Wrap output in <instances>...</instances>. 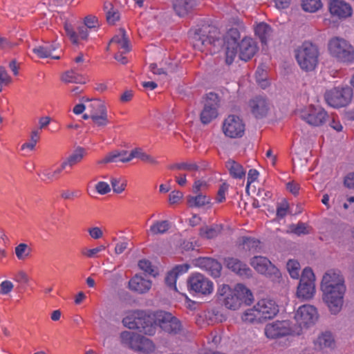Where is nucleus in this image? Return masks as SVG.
<instances>
[{"mask_svg":"<svg viewBox=\"0 0 354 354\" xmlns=\"http://www.w3.org/2000/svg\"><path fill=\"white\" fill-rule=\"evenodd\" d=\"M317 308L312 305L304 304L297 310L295 319L298 327L301 330L302 327H308L313 325L318 319Z\"/></svg>","mask_w":354,"mask_h":354,"instance_id":"obj_16","label":"nucleus"},{"mask_svg":"<svg viewBox=\"0 0 354 354\" xmlns=\"http://www.w3.org/2000/svg\"><path fill=\"white\" fill-rule=\"evenodd\" d=\"M153 314H147L143 310H133L127 313L122 319L123 325L129 329H137L148 335L156 333V324L153 322Z\"/></svg>","mask_w":354,"mask_h":354,"instance_id":"obj_2","label":"nucleus"},{"mask_svg":"<svg viewBox=\"0 0 354 354\" xmlns=\"http://www.w3.org/2000/svg\"><path fill=\"white\" fill-rule=\"evenodd\" d=\"M111 183L113 192L117 194L122 193L127 187V181L122 177L112 178Z\"/></svg>","mask_w":354,"mask_h":354,"instance_id":"obj_52","label":"nucleus"},{"mask_svg":"<svg viewBox=\"0 0 354 354\" xmlns=\"http://www.w3.org/2000/svg\"><path fill=\"white\" fill-rule=\"evenodd\" d=\"M40 129H32L30 134L29 140L21 145V150L28 149L29 151H32L40 139Z\"/></svg>","mask_w":354,"mask_h":354,"instance_id":"obj_45","label":"nucleus"},{"mask_svg":"<svg viewBox=\"0 0 354 354\" xmlns=\"http://www.w3.org/2000/svg\"><path fill=\"white\" fill-rule=\"evenodd\" d=\"M219 97L217 94L209 93L204 100L203 108L200 114V120L203 124H207L218 115Z\"/></svg>","mask_w":354,"mask_h":354,"instance_id":"obj_13","label":"nucleus"},{"mask_svg":"<svg viewBox=\"0 0 354 354\" xmlns=\"http://www.w3.org/2000/svg\"><path fill=\"white\" fill-rule=\"evenodd\" d=\"M86 155V150L82 147H76L71 153L63 161L64 165L73 167L80 163Z\"/></svg>","mask_w":354,"mask_h":354,"instance_id":"obj_35","label":"nucleus"},{"mask_svg":"<svg viewBox=\"0 0 354 354\" xmlns=\"http://www.w3.org/2000/svg\"><path fill=\"white\" fill-rule=\"evenodd\" d=\"M287 270L293 279H298L300 275V264L296 260L290 259L287 263Z\"/></svg>","mask_w":354,"mask_h":354,"instance_id":"obj_51","label":"nucleus"},{"mask_svg":"<svg viewBox=\"0 0 354 354\" xmlns=\"http://www.w3.org/2000/svg\"><path fill=\"white\" fill-rule=\"evenodd\" d=\"M174 9L180 17L187 15L196 6V0H174Z\"/></svg>","mask_w":354,"mask_h":354,"instance_id":"obj_34","label":"nucleus"},{"mask_svg":"<svg viewBox=\"0 0 354 354\" xmlns=\"http://www.w3.org/2000/svg\"><path fill=\"white\" fill-rule=\"evenodd\" d=\"M224 263L228 269L241 277H249L252 274V270L248 266L236 258H225Z\"/></svg>","mask_w":354,"mask_h":354,"instance_id":"obj_24","label":"nucleus"},{"mask_svg":"<svg viewBox=\"0 0 354 354\" xmlns=\"http://www.w3.org/2000/svg\"><path fill=\"white\" fill-rule=\"evenodd\" d=\"M313 343L315 348L318 351L333 349L335 346L334 337L331 333L327 331L319 334Z\"/></svg>","mask_w":354,"mask_h":354,"instance_id":"obj_29","label":"nucleus"},{"mask_svg":"<svg viewBox=\"0 0 354 354\" xmlns=\"http://www.w3.org/2000/svg\"><path fill=\"white\" fill-rule=\"evenodd\" d=\"M209 184L204 179H196L192 186V192L194 194L203 193L208 189Z\"/></svg>","mask_w":354,"mask_h":354,"instance_id":"obj_53","label":"nucleus"},{"mask_svg":"<svg viewBox=\"0 0 354 354\" xmlns=\"http://www.w3.org/2000/svg\"><path fill=\"white\" fill-rule=\"evenodd\" d=\"M131 160L133 158H139L140 160L150 163V164H156L157 160L152 157L151 156L146 153L142 149L136 148L131 151Z\"/></svg>","mask_w":354,"mask_h":354,"instance_id":"obj_47","label":"nucleus"},{"mask_svg":"<svg viewBox=\"0 0 354 354\" xmlns=\"http://www.w3.org/2000/svg\"><path fill=\"white\" fill-rule=\"evenodd\" d=\"M248 105L252 113L256 118L265 116L269 109L268 100L263 96H257L251 99Z\"/></svg>","mask_w":354,"mask_h":354,"instance_id":"obj_25","label":"nucleus"},{"mask_svg":"<svg viewBox=\"0 0 354 354\" xmlns=\"http://www.w3.org/2000/svg\"><path fill=\"white\" fill-rule=\"evenodd\" d=\"M240 38L239 32L236 28H231L224 37V44L225 46V62L230 64L234 61L237 54V41Z\"/></svg>","mask_w":354,"mask_h":354,"instance_id":"obj_20","label":"nucleus"},{"mask_svg":"<svg viewBox=\"0 0 354 354\" xmlns=\"http://www.w3.org/2000/svg\"><path fill=\"white\" fill-rule=\"evenodd\" d=\"M255 306L264 322L272 319L279 312L275 301L268 298L259 300Z\"/></svg>","mask_w":354,"mask_h":354,"instance_id":"obj_22","label":"nucleus"},{"mask_svg":"<svg viewBox=\"0 0 354 354\" xmlns=\"http://www.w3.org/2000/svg\"><path fill=\"white\" fill-rule=\"evenodd\" d=\"M327 49L330 57L338 62L354 63V46L346 39L333 37L328 40Z\"/></svg>","mask_w":354,"mask_h":354,"instance_id":"obj_3","label":"nucleus"},{"mask_svg":"<svg viewBox=\"0 0 354 354\" xmlns=\"http://www.w3.org/2000/svg\"><path fill=\"white\" fill-rule=\"evenodd\" d=\"M301 118L311 126L319 127L325 123L328 118L326 111L319 106L309 105L299 112Z\"/></svg>","mask_w":354,"mask_h":354,"instance_id":"obj_14","label":"nucleus"},{"mask_svg":"<svg viewBox=\"0 0 354 354\" xmlns=\"http://www.w3.org/2000/svg\"><path fill=\"white\" fill-rule=\"evenodd\" d=\"M264 333L268 339L295 336L300 334V328L290 320H277L266 325Z\"/></svg>","mask_w":354,"mask_h":354,"instance_id":"obj_6","label":"nucleus"},{"mask_svg":"<svg viewBox=\"0 0 354 354\" xmlns=\"http://www.w3.org/2000/svg\"><path fill=\"white\" fill-rule=\"evenodd\" d=\"M301 6L305 12L313 13L320 10L323 4L321 0H301Z\"/></svg>","mask_w":354,"mask_h":354,"instance_id":"obj_46","label":"nucleus"},{"mask_svg":"<svg viewBox=\"0 0 354 354\" xmlns=\"http://www.w3.org/2000/svg\"><path fill=\"white\" fill-rule=\"evenodd\" d=\"M88 111L91 113L93 122L99 127H104L109 123L107 111L104 102L99 99L87 100Z\"/></svg>","mask_w":354,"mask_h":354,"instance_id":"obj_15","label":"nucleus"},{"mask_svg":"<svg viewBox=\"0 0 354 354\" xmlns=\"http://www.w3.org/2000/svg\"><path fill=\"white\" fill-rule=\"evenodd\" d=\"M223 131L224 134L230 138H241L245 132V123L238 115H230L223 122Z\"/></svg>","mask_w":354,"mask_h":354,"instance_id":"obj_17","label":"nucleus"},{"mask_svg":"<svg viewBox=\"0 0 354 354\" xmlns=\"http://www.w3.org/2000/svg\"><path fill=\"white\" fill-rule=\"evenodd\" d=\"M198 265L200 268L207 271L212 277L220 276L222 266L221 263L209 257H203L198 260Z\"/></svg>","mask_w":354,"mask_h":354,"instance_id":"obj_28","label":"nucleus"},{"mask_svg":"<svg viewBox=\"0 0 354 354\" xmlns=\"http://www.w3.org/2000/svg\"><path fill=\"white\" fill-rule=\"evenodd\" d=\"M328 9L333 17L340 20L351 17L353 13L351 5L345 0H328Z\"/></svg>","mask_w":354,"mask_h":354,"instance_id":"obj_19","label":"nucleus"},{"mask_svg":"<svg viewBox=\"0 0 354 354\" xmlns=\"http://www.w3.org/2000/svg\"><path fill=\"white\" fill-rule=\"evenodd\" d=\"M79 72L72 68L62 75V80L65 83L84 84L85 78Z\"/></svg>","mask_w":354,"mask_h":354,"instance_id":"obj_38","label":"nucleus"},{"mask_svg":"<svg viewBox=\"0 0 354 354\" xmlns=\"http://www.w3.org/2000/svg\"><path fill=\"white\" fill-rule=\"evenodd\" d=\"M189 269V266L187 263L176 266L172 270L169 271L166 276L165 282L167 286L177 290L176 282L178 275L187 272Z\"/></svg>","mask_w":354,"mask_h":354,"instance_id":"obj_31","label":"nucleus"},{"mask_svg":"<svg viewBox=\"0 0 354 354\" xmlns=\"http://www.w3.org/2000/svg\"><path fill=\"white\" fill-rule=\"evenodd\" d=\"M106 246L104 245H99L96 248L91 249H84L82 251V254L87 258H96L98 257V254L105 250Z\"/></svg>","mask_w":354,"mask_h":354,"instance_id":"obj_55","label":"nucleus"},{"mask_svg":"<svg viewBox=\"0 0 354 354\" xmlns=\"http://www.w3.org/2000/svg\"><path fill=\"white\" fill-rule=\"evenodd\" d=\"M87 232L91 239L97 240L103 237L104 233L100 227L94 226L88 228Z\"/></svg>","mask_w":354,"mask_h":354,"instance_id":"obj_61","label":"nucleus"},{"mask_svg":"<svg viewBox=\"0 0 354 354\" xmlns=\"http://www.w3.org/2000/svg\"><path fill=\"white\" fill-rule=\"evenodd\" d=\"M237 48H239V58L243 61L250 59L258 50L257 42L251 37L243 38L238 44Z\"/></svg>","mask_w":354,"mask_h":354,"instance_id":"obj_23","label":"nucleus"},{"mask_svg":"<svg viewBox=\"0 0 354 354\" xmlns=\"http://www.w3.org/2000/svg\"><path fill=\"white\" fill-rule=\"evenodd\" d=\"M250 264L258 272L269 277L272 280H276L281 277L279 270L266 257L261 256L254 257L251 259Z\"/></svg>","mask_w":354,"mask_h":354,"instance_id":"obj_18","label":"nucleus"},{"mask_svg":"<svg viewBox=\"0 0 354 354\" xmlns=\"http://www.w3.org/2000/svg\"><path fill=\"white\" fill-rule=\"evenodd\" d=\"M57 48V45L52 44L50 46H38L32 49V52L39 58L52 57L55 59H59V56L52 55V52Z\"/></svg>","mask_w":354,"mask_h":354,"instance_id":"obj_39","label":"nucleus"},{"mask_svg":"<svg viewBox=\"0 0 354 354\" xmlns=\"http://www.w3.org/2000/svg\"><path fill=\"white\" fill-rule=\"evenodd\" d=\"M241 320L246 324H257L264 322L255 305L245 310L241 315Z\"/></svg>","mask_w":354,"mask_h":354,"instance_id":"obj_36","label":"nucleus"},{"mask_svg":"<svg viewBox=\"0 0 354 354\" xmlns=\"http://www.w3.org/2000/svg\"><path fill=\"white\" fill-rule=\"evenodd\" d=\"M188 288L192 293L207 296L213 292L214 283L201 273L192 274L187 280Z\"/></svg>","mask_w":354,"mask_h":354,"instance_id":"obj_12","label":"nucleus"},{"mask_svg":"<svg viewBox=\"0 0 354 354\" xmlns=\"http://www.w3.org/2000/svg\"><path fill=\"white\" fill-rule=\"evenodd\" d=\"M104 9L106 11V20L109 24H114L119 19L120 14L117 9L113 8L111 3L104 4Z\"/></svg>","mask_w":354,"mask_h":354,"instance_id":"obj_49","label":"nucleus"},{"mask_svg":"<svg viewBox=\"0 0 354 354\" xmlns=\"http://www.w3.org/2000/svg\"><path fill=\"white\" fill-rule=\"evenodd\" d=\"M187 197V204L191 207H203L211 204V198L203 193Z\"/></svg>","mask_w":354,"mask_h":354,"instance_id":"obj_37","label":"nucleus"},{"mask_svg":"<svg viewBox=\"0 0 354 354\" xmlns=\"http://www.w3.org/2000/svg\"><path fill=\"white\" fill-rule=\"evenodd\" d=\"M95 189L98 194L103 195L109 193L111 191V187L107 183L100 181L95 185Z\"/></svg>","mask_w":354,"mask_h":354,"instance_id":"obj_63","label":"nucleus"},{"mask_svg":"<svg viewBox=\"0 0 354 354\" xmlns=\"http://www.w3.org/2000/svg\"><path fill=\"white\" fill-rule=\"evenodd\" d=\"M322 299L332 314H337L344 304L346 287H337L328 290H322Z\"/></svg>","mask_w":354,"mask_h":354,"instance_id":"obj_11","label":"nucleus"},{"mask_svg":"<svg viewBox=\"0 0 354 354\" xmlns=\"http://www.w3.org/2000/svg\"><path fill=\"white\" fill-rule=\"evenodd\" d=\"M131 160V153L126 150L113 151L98 161L99 164L109 162H128Z\"/></svg>","mask_w":354,"mask_h":354,"instance_id":"obj_27","label":"nucleus"},{"mask_svg":"<svg viewBox=\"0 0 354 354\" xmlns=\"http://www.w3.org/2000/svg\"><path fill=\"white\" fill-rule=\"evenodd\" d=\"M11 81L12 79L6 70L3 67L0 66V92L2 91L3 86L10 84Z\"/></svg>","mask_w":354,"mask_h":354,"instance_id":"obj_59","label":"nucleus"},{"mask_svg":"<svg viewBox=\"0 0 354 354\" xmlns=\"http://www.w3.org/2000/svg\"><path fill=\"white\" fill-rule=\"evenodd\" d=\"M222 43V41H221L219 39H212L210 38H196L194 43V46L196 48H198L201 51L205 50V47H207L208 45H213L214 46L218 45H221Z\"/></svg>","mask_w":354,"mask_h":354,"instance_id":"obj_48","label":"nucleus"},{"mask_svg":"<svg viewBox=\"0 0 354 354\" xmlns=\"http://www.w3.org/2000/svg\"><path fill=\"white\" fill-rule=\"evenodd\" d=\"M327 104L334 108L348 105L353 98V90L348 86L334 87L325 93Z\"/></svg>","mask_w":354,"mask_h":354,"instance_id":"obj_8","label":"nucleus"},{"mask_svg":"<svg viewBox=\"0 0 354 354\" xmlns=\"http://www.w3.org/2000/svg\"><path fill=\"white\" fill-rule=\"evenodd\" d=\"M66 166L64 165L63 162L59 166L55 169L52 168H44L40 172L41 180L45 183H50L59 178L62 172L66 169Z\"/></svg>","mask_w":354,"mask_h":354,"instance_id":"obj_32","label":"nucleus"},{"mask_svg":"<svg viewBox=\"0 0 354 354\" xmlns=\"http://www.w3.org/2000/svg\"><path fill=\"white\" fill-rule=\"evenodd\" d=\"M239 246L245 251L256 252L260 248L259 240L251 237H242L239 240Z\"/></svg>","mask_w":354,"mask_h":354,"instance_id":"obj_40","label":"nucleus"},{"mask_svg":"<svg viewBox=\"0 0 354 354\" xmlns=\"http://www.w3.org/2000/svg\"><path fill=\"white\" fill-rule=\"evenodd\" d=\"M138 267L145 272L151 274L153 277H155L157 274L154 270L153 266L151 265V263L149 260L142 259L139 261Z\"/></svg>","mask_w":354,"mask_h":354,"instance_id":"obj_54","label":"nucleus"},{"mask_svg":"<svg viewBox=\"0 0 354 354\" xmlns=\"http://www.w3.org/2000/svg\"><path fill=\"white\" fill-rule=\"evenodd\" d=\"M337 287H346L343 276L338 270L327 271L322 277L321 290H328Z\"/></svg>","mask_w":354,"mask_h":354,"instance_id":"obj_21","label":"nucleus"},{"mask_svg":"<svg viewBox=\"0 0 354 354\" xmlns=\"http://www.w3.org/2000/svg\"><path fill=\"white\" fill-rule=\"evenodd\" d=\"M121 343L141 354H151L156 350L153 342L140 335L131 331H123L120 335Z\"/></svg>","mask_w":354,"mask_h":354,"instance_id":"obj_5","label":"nucleus"},{"mask_svg":"<svg viewBox=\"0 0 354 354\" xmlns=\"http://www.w3.org/2000/svg\"><path fill=\"white\" fill-rule=\"evenodd\" d=\"M289 209V205L286 201H283L277 204V217L279 219L284 218Z\"/></svg>","mask_w":354,"mask_h":354,"instance_id":"obj_58","label":"nucleus"},{"mask_svg":"<svg viewBox=\"0 0 354 354\" xmlns=\"http://www.w3.org/2000/svg\"><path fill=\"white\" fill-rule=\"evenodd\" d=\"M222 230V225L218 224L212 226H205L201 228L200 236L207 239H214L221 232Z\"/></svg>","mask_w":354,"mask_h":354,"instance_id":"obj_42","label":"nucleus"},{"mask_svg":"<svg viewBox=\"0 0 354 354\" xmlns=\"http://www.w3.org/2000/svg\"><path fill=\"white\" fill-rule=\"evenodd\" d=\"M13 288V283L10 281L6 280L2 281L0 284V292L3 295H7L12 290Z\"/></svg>","mask_w":354,"mask_h":354,"instance_id":"obj_64","label":"nucleus"},{"mask_svg":"<svg viewBox=\"0 0 354 354\" xmlns=\"http://www.w3.org/2000/svg\"><path fill=\"white\" fill-rule=\"evenodd\" d=\"M110 45L115 46L122 53H128L131 50L126 31L122 28L120 29L118 34L112 38L110 41Z\"/></svg>","mask_w":354,"mask_h":354,"instance_id":"obj_30","label":"nucleus"},{"mask_svg":"<svg viewBox=\"0 0 354 354\" xmlns=\"http://www.w3.org/2000/svg\"><path fill=\"white\" fill-rule=\"evenodd\" d=\"M169 168L193 172L198 170V165L196 162H186L174 164Z\"/></svg>","mask_w":354,"mask_h":354,"instance_id":"obj_50","label":"nucleus"},{"mask_svg":"<svg viewBox=\"0 0 354 354\" xmlns=\"http://www.w3.org/2000/svg\"><path fill=\"white\" fill-rule=\"evenodd\" d=\"M218 300L227 309L236 310L242 304L250 305L253 301L252 292L244 285L238 283L232 289L228 285L222 284L217 290Z\"/></svg>","mask_w":354,"mask_h":354,"instance_id":"obj_1","label":"nucleus"},{"mask_svg":"<svg viewBox=\"0 0 354 354\" xmlns=\"http://www.w3.org/2000/svg\"><path fill=\"white\" fill-rule=\"evenodd\" d=\"M75 65L73 66L74 69L78 71H82L86 66L88 61L84 58L83 54H80L77 57L74 59Z\"/></svg>","mask_w":354,"mask_h":354,"instance_id":"obj_57","label":"nucleus"},{"mask_svg":"<svg viewBox=\"0 0 354 354\" xmlns=\"http://www.w3.org/2000/svg\"><path fill=\"white\" fill-rule=\"evenodd\" d=\"M289 231L297 235L306 234L308 232L304 223L292 225L289 227Z\"/></svg>","mask_w":354,"mask_h":354,"instance_id":"obj_60","label":"nucleus"},{"mask_svg":"<svg viewBox=\"0 0 354 354\" xmlns=\"http://www.w3.org/2000/svg\"><path fill=\"white\" fill-rule=\"evenodd\" d=\"M153 322L156 330L159 326L164 332L170 335H176L182 330L180 322L170 313L157 311L153 313Z\"/></svg>","mask_w":354,"mask_h":354,"instance_id":"obj_9","label":"nucleus"},{"mask_svg":"<svg viewBox=\"0 0 354 354\" xmlns=\"http://www.w3.org/2000/svg\"><path fill=\"white\" fill-rule=\"evenodd\" d=\"M226 167L227 168L230 175L234 178L241 179L245 175V171L243 166L233 160H229L226 162Z\"/></svg>","mask_w":354,"mask_h":354,"instance_id":"obj_41","label":"nucleus"},{"mask_svg":"<svg viewBox=\"0 0 354 354\" xmlns=\"http://www.w3.org/2000/svg\"><path fill=\"white\" fill-rule=\"evenodd\" d=\"M315 277L310 268H305L297 286V297L302 300H310L315 294Z\"/></svg>","mask_w":354,"mask_h":354,"instance_id":"obj_10","label":"nucleus"},{"mask_svg":"<svg viewBox=\"0 0 354 354\" xmlns=\"http://www.w3.org/2000/svg\"><path fill=\"white\" fill-rule=\"evenodd\" d=\"M266 71L262 67H258L256 71V78L259 84L261 87L265 88L268 85V82L266 79Z\"/></svg>","mask_w":354,"mask_h":354,"instance_id":"obj_56","label":"nucleus"},{"mask_svg":"<svg viewBox=\"0 0 354 354\" xmlns=\"http://www.w3.org/2000/svg\"><path fill=\"white\" fill-rule=\"evenodd\" d=\"M171 227L170 223L167 221L156 220L153 221L149 228L147 230L148 236L161 235L167 233Z\"/></svg>","mask_w":354,"mask_h":354,"instance_id":"obj_33","label":"nucleus"},{"mask_svg":"<svg viewBox=\"0 0 354 354\" xmlns=\"http://www.w3.org/2000/svg\"><path fill=\"white\" fill-rule=\"evenodd\" d=\"M319 50L310 42L304 41L295 50V58L299 67L305 71H313L318 66Z\"/></svg>","mask_w":354,"mask_h":354,"instance_id":"obj_4","label":"nucleus"},{"mask_svg":"<svg viewBox=\"0 0 354 354\" xmlns=\"http://www.w3.org/2000/svg\"><path fill=\"white\" fill-rule=\"evenodd\" d=\"M228 191V185L225 183H223L220 187L217 192L216 197V201L217 203H223L225 201V196Z\"/></svg>","mask_w":354,"mask_h":354,"instance_id":"obj_62","label":"nucleus"},{"mask_svg":"<svg viewBox=\"0 0 354 354\" xmlns=\"http://www.w3.org/2000/svg\"><path fill=\"white\" fill-rule=\"evenodd\" d=\"M151 281L140 274H136L129 281V288L139 294L147 292L151 289Z\"/></svg>","mask_w":354,"mask_h":354,"instance_id":"obj_26","label":"nucleus"},{"mask_svg":"<svg viewBox=\"0 0 354 354\" xmlns=\"http://www.w3.org/2000/svg\"><path fill=\"white\" fill-rule=\"evenodd\" d=\"M32 253V248L26 243H20L15 248V254L19 261H26Z\"/></svg>","mask_w":354,"mask_h":354,"instance_id":"obj_43","label":"nucleus"},{"mask_svg":"<svg viewBox=\"0 0 354 354\" xmlns=\"http://www.w3.org/2000/svg\"><path fill=\"white\" fill-rule=\"evenodd\" d=\"M255 35L263 44H266L272 34V28L266 23H260L255 27Z\"/></svg>","mask_w":354,"mask_h":354,"instance_id":"obj_44","label":"nucleus"},{"mask_svg":"<svg viewBox=\"0 0 354 354\" xmlns=\"http://www.w3.org/2000/svg\"><path fill=\"white\" fill-rule=\"evenodd\" d=\"M99 26L96 17L88 15L85 17L84 25L77 28V30L70 24L65 23L64 30L66 35L75 45H79L80 40H86L88 37V29H95Z\"/></svg>","mask_w":354,"mask_h":354,"instance_id":"obj_7","label":"nucleus"}]
</instances>
